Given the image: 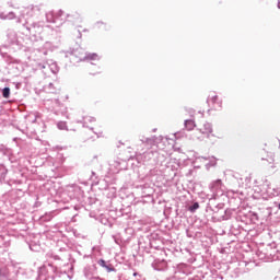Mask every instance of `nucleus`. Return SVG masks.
Returning a JSON list of instances; mask_svg holds the SVG:
<instances>
[{
    "label": "nucleus",
    "mask_w": 280,
    "mask_h": 280,
    "mask_svg": "<svg viewBox=\"0 0 280 280\" xmlns=\"http://www.w3.org/2000/svg\"><path fill=\"white\" fill-rule=\"evenodd\" d=\"M93 121H95L94 117L86 116V117H83V120L78 121V124H83V128H89V124H91Z\"/></svg>",
    "instance_id": "15"
},
{
    "label": "nucleus",
    "mask_w": 280,
    "mask_h": 280,
    "mask_svg": "<svg viewBox=\"0 0 280 280\" xmlns=\"http://www.w3.org/2000/svg\"><path fill=\"white\" fill-rule=\"evenodd\" d=\"M78 38H82V33L80 31H78V35H77Z\"/></svg>",
    "instance_id": "35"
},
{
    "label": "nucleus",
    "mask_w": 280,
    "mask_h": 280,
    "mask_svg": "<svg viewBox=\"0 0 280 280\" xmlns=\"http://www.w3.org/2000/svg\"><path fill=\"white\" fill-rule=\"evenodd\" d=\"M32 273V271H27V269H25V266L20 264V269L18 271V279H25L26 275Z\"/></svg>",
    "instance_id": "13"
},
{
    "label": "nucleus",
    "mask_w": 280,
    "mask_h": 280,
    "mask_svg": "<svg viewBox=\"0 0 280 280\" xmlns=\"http://www.w3.org/2000/svg\"><path fill=\"white\" fill-rule=\"evenodd\" d=\"M47 23H57V26L60 27L65 21H67V13L59 10L56 14L54 12L46 13Z\"/></svg>",
    "instance_id": "3"
},
{
    "label": "nucleus",
    "mask_w": 280,
    "mask_h": 280,
    "mask_svg": "<svg viewBox=\"0 0 280 280\" xmlns=\"http://www.w3.org/2000/svg\"><path fill=\"white\" fill-rule=\"evenodd\" d=\"M98 266H101V268H105L107 272H115V267L113 265H110V262L104 260V259H100L97 261Z\"/></svg>",
    "instance_id": "10"
},
{
    "label": "nucleus",
    "mask_w": 280,
    "mask_h": 280,
    "mask_svg": "<svg viewBox=\"0 0 280 280\" xmlns=\"http://www.w3.org/2000/svg\"><path fill=\"white\" fill-rule=\"evenodd\" d=\"M10 265L0 267V280H8V275L10 272Z\"/></svg>",
    "instance_id": "12"
},
{
    "label": "nucleus",
    "mask_w": 280,
    "mask_h": 280,
    "mask_svg": "<svg viewBox=\"0 0 280 280\" xmlns=\"http://www.w3.org/2000/svg\"><path fill=\"white\" fill-rule=\"evenodd\" d=\"M198 209H200V203L194 202L191 206H189L188 211H190V213H196Z\"/></svg>",
    "instance_id": "22"
},
{
    "label": "nucleus",
    "mask_w": 280,
    "mask_h": 280,
    "mask_svg": "<svg viewBox=\"0 0 280 280\" xmlns=\"http://www.w3.org/2000/svg\"><path fill=\"white\" fill-rule=\"evenodd\" d=\"M209 189L213 196V200L220 198V196H224V191L226 187L222 183V179H215L209 184Z\"/></svg>",
    "instance_id": "2"
},
{
    "label": "nucleus",
    "mask_w": 280,
    "mask_h": 280,
    "mask_svg": "<svg viewBox=\"0 0 280 280\" xmlns=\"http://www.w3.org/2000/svg\"><path fill=\"white\" fill-rule=\"evenodd\" d=\"M43 218L44 222H51L54 220V212L46 213Z\"/></svg>",
    "instance_id": "26"
},
{
    "label": "nucleus",
    "mask_w": 280,
    "mask_h": 280,
    "mask_svg": "<svg viewBox=\"0 0 280 280\" xmlns=\"http://www.w3.org/2000/svg\"><path fill=\"white\" fill-rule=\"evenodd\" d=\"M26 30H28L30 34L33 36H38V34H43V24L40 22L33 23L27 26Z\"/></svg>",
    "instance_id": "8"
},
{
    "label": "nucleus",
    "mask_w": 280,
    "mask_h": 280,
    "mask_svg": "<svg viewBox=\"0 0 280 280\" xmlns=\"http://www.w3.org/2000/svg\"><path fill=\"white\" fill-rule=\"evenodd\" d=\"M56 279V267L54 265H45L39 268L36 280H54Z\"/></svg>",
    "instance_id": "1"
},
{
    "label": "nucleus",
    "mask_w": 280,
    "mask_h": 280,
    "mask_svg": "<svg viewBox=\"0 0 280 280\" xmlns=\"http://www.w3.org/2000/svg\"><path fill=\"white\" fill-rule=\"evenodd\" d=\"M2 96H3L5 100L10 98V88H4V89L2 90Z\"/></svg>",
    "instance_id": "29"
},
{
    "label": "nucleus",
    "mask_w": 280,
    "mask_h": 280,
    "mask_svg": "<svg viewBox=\"0 0 280 280\" xmlns=\"http://www.w3.org/2000/svg\"><path fill=\"white\" fill-rule=\"evenodd\" d=\"M161 266H159V264H153V268L155 269V270H162L163 269V267H165L166 266V262L164 261V260H162L161 262Z\"/></svg>",
    "instance_id": "28"
},
{
    "label": "nucleus",
    "mask_w": 280,
    "mask_h": 280,
    "mask_svg": "<svg viewBox=\"0 0 280 280\" xmlns=\"http://www.w3.org/2000/svg\"><path fill=\"white\" fill-rule=\"evenodd\" d=\"M114 237V242L116 243V244H119V238H117L116 236H113Z\"/></svg>",
    "instance_id": "34"
},
{
    "label": "nucleus",
    "mask_w": 280,
    "mask_h": 280,
    "mask_svg": "<svg viewBox=\"0 0 280 280\" xmlns=\"http://www.w3.org/2000/svg\"><path fill=\"white\" fill-rule=\"evenodd\" d=\"M49 93H54V84L49 83L48 85Z\"/></svg>",
    "instance_id": "32"
},
{
    "label": "nucleus",
    "mask_w": 280,
    "mask_h": 280,
    "mask_svg": "<svg viewBox=\"0 0 280 280\" xmlns=\"http://www.w3.org/2000/svg\"><path fill=\"white\" fill-rule=\"evenodd\" d=\"M211 132H213V127L211 126L210 122H205L203 127L200 130L196 131V135H202L201 137L197 136V139L202 140V139H205V137L208 138L209 135H211Z\"/></svg>",
    "instance_id": "5"
},
{
    "label": "nucleus",
    "mask_w": 280,
    "mask_h": 280,
    "mask_svg": "<svg viewBox=\"0 0 280 280\" xmlns=\"http://www.w3.org/2000/svg\"><path fill=\"white\" fill-rule=\"evenodd\" d=\"M207 103L209 104V106H212L214 110H220V108H222V101H220V98H218V95L215 94H210L208 96Z\"/></svg>",
    "instance_id": "6"
},
{
    "label": "nucleus",
    "mask_w": 280,
    "mask_h": 280,
    "mask_svg": "<svg viewBox=\"0 0 280 280\" xmlns=\"http://www.w3.org/2000/svg\"><path fill=\"white\" fill-rule=\"evenodd\" d=\"M66 21H69V23H73L75 25L78 23H82V16L78 12L66 14Z\"/></svg>",
    "instance_id": "9"
},
{
    "label": "nucleus",
    "mask_w": 280,
    "mask_h": 280,
    "mask_svg": "<svg viewBox=\"0 0 280 280\" xmlns=\"http://www.w3.org/2000/svg\"><path fill=\"white\" fill-rule=\"evenodd\" d=\"M187 264H178L177 266H176V270H175V272H182L183 275H187Z\"/></svg>",
    "instance_id": "17"
},
{
    "label": "nucleus",
    "mask_w": 280,
    "mask_h": 280,
    "mask_svg": "<svg viewBox=\"0 0 280 280\" xmlns=\"http://www.w3.org/2000/svg\"><path fill=\"white\" fill-rule=\"evenodd\" d=\"M52 258L56 259V260L65 261L66 259H69V254L62 255V256H60V255H54Z\"/></svg>",
    "instance_id": "27"
},
{
    "label": "nucleus",
    "mask_w": 280,
    "mask_h": 280,
    "mask_svg": "<svg viewBox=\"0 0 280 280\" xmlns=\"http://www.w3.org/2000/svg\"><path fill=\"white\" fill-rule=\"evenodd\" d=\"M57 128H58L59 130H67V122H66V121H59V122L57 124Z\"/></svg>",
    "instance_id": "30"
},
{
    "label": "nucleus",
    "mask_w": 280,
    "mask_h": 280,
    "mask_svg": "<svg viewBox=\"0 0 280 280\" xmlns=\"http://www.w3.org/2000/svg\"><path fill=\"white\" fill-rule=\"evenodd\" d=\"M280 191L279 189H273V196H279Z\"/></svg>",
    "instance_id": "33"
},
{
    "label": "nucleus",
    "mask_w": 280,
    "mask_h": 280,
    "mask_svg": "<svg viewBox=\"0 0 280 280\" xmlns=\"http://www.w3.org/2000/svg\"><path fill=\"white\" fill-rule=\"evenodd\" d=\"M48 69H50L51 73H58L60 71V68L58 67V63L55 61H51L50 63H47Z\"/></svg>",
    "instance_id": "16"
},
{
    "label": "nucleus",
    "mask_w": 280,
    "mask_h": 280,
    "mask_svg": "<svg viewBox=\"0 0 280 280\" xmlns=\"http://www.w3.org/2000/svg\"><path fill=\"white\" fill-rule=\"evenodd\" d=\"M213 200H215V199L211 198L209 200V207H210L211 211H213V213H218L220 211V209H224V203L214 205Z\"/></svg>",
    "instance_id": "11"
},
{
    "label": "nucleus",
    "mask_w": 280,
    "mask_h": 280,
    "mask_svg": "<svg viewBox=\"0 0 280 280\" xmlns=\"http://www.w3.org/2000/svg\"><path fill=\"white\" fill-rule=\"evenodd\" d=\"M278 8H279V10H280V0L278 1Z\"/></svg>",
    "instance_id": "37"
},
{
    "label": "nucleus",
    "mask_w": 280,
    "mask_h": 280,
    "mask_svg": "<svg viewBox=\"0 0 280 280\" xmlns=\"http://www.w3.org/2000/svg\"><path fill=\"white\" fill-rule=\"evenodd\" d=\"M137 275H139V273L135 272V273H133V277H137Z\"/></svg>",
    "instance_id": "38"
},
{
    "label": "nucleus",
    "mask_w": 280,
    "mask_h": 280,
    "mask_svg": "<svg viewBox=\"0 0 280 280\" xmlns=\"http://www.w3.org/2000/svg\"><path fill=\"white\" fill-rule=\"evenodd\" d=\"M231 215H233V212L229 209L224 211V215H222V220H231Z\"/></svg>",
    "instance_id": "25"
},
{
    "label": "nucleus",
    "mask_w": 280,
    "mask_h": 280,
    "mask_svg": "<svg viewBox=\"0 0 280 280\" xmlns=\"http://www.w3.org/2000/svg\"><path fill=\"white\" fill-rule=\"evenodd\" d=\"M85 60H100V56H97V54H95V52L88 54L85 56Z\"/></svg>",
    "instance_id": "24"
},
{
    "label": "nucleus",
    "mask_w": 280,
    "mask_h": 280,
    "mask_svg": "<svg viewBox=\"0 0 280 280\" xmlns=\"http://www.w3.org/2000/svg\"><path fill=\"white\" fill-rule=\"evenodd\" d=\"M19 270H21V264H9V275L8 280H16L19 279Z\"/></svg>",
    "instance_id": "4"
},
{
    "label": "nucleus",
    "mask_w": 280,
    "mask_h": 280,
    "mask_svg": "<svg viewBox=\"0 0 280 280\" xmlns=\"http://www.w3.org/2000/svg\"><path fill=\"white\" fill-rule=\"evenodd\" d=\"M39 67L42 68V69H47V66H45V65H39Z\"/></svg>",
    "instance_id": "36"
},
{
    "label": "nucleus",
    "mask_w": 280,
    "mask_h": 280,
    "mask_svg": "<svg viewBox=\"0 0 280 280\" xmlns=\"http://www.w3.org/2000/svg\"><path fill=\"white\" fill-rule=\"evenodd\" d=\"M5 176H8V168L0 164V180H5Z\"/></svg>",
    "instance_id": "20"
},
{
    "label": "nucleus",
    "mask_w": 280,
    "mask_h": 280,
    "mask_svg": "<svg viewBox=\"0 0 280 280\" xmlns=\"http://www.w3.org/2000/svg\"><path fill=\"white\" fill-rule=\"evenodd\" d=\"M141 141L142 143H147V145H154L156 143V137L141 139Z\"/></svg>",
    "instance_id": "19"
},
{
    "label": "nucleus",
    "mask_w": 280,
    "mask_h": 280,
    "mask_svg": "<svg viewBox=\"0 0 280 280\" xmlns=\"http://www.w3.org/2000/svg\"><path fill=\"white\" fill-rule=\"evenodd\" d=\"M7 36L10 43H16V33L14 31H9Z\"/></svg>",
    "instance_id": "21"
},
{
    "label": "nucleus",
    "mask_w": 280,
    "mask_h": 280,
    "mask_svg": "<svg viewBox=\"0 0 280 280\" xmlns=\"http://www.w3.org/2000/svg\"><path fill=\"white\" fill-rule=\"evenodd\" d=\"M202 160V161H209V163H207L206 164V167H207V170H209V167H214V165H215V158H211V159H209V158H205V156H199V158H197V160Z\"/></svg>",
    "instance_id": "14"
},
{
    "label": "nucleus",
    "mask_w": 280,
    "mask_h": 280,
    "mask_svg": "<svg viewBox=\"0 0 280 280\" xmlns=\"http://www.w3.org/2000/svg\"><path fill=\"white\" fill-rule=\"evenodd\" d=\"M21 12L22 16H34L35 14H38V12H40V7L32 4L22 9Z\"/></svg>",
    "instance_id": "7"
},
{
    "label": "nucleus",
    "mask_w": 280,
    "mask_h": 280,
    "mask_svg": "<svg viewBox=\"0 0 280 280\" xmlns=\"http://www.w3.org/2000/svg\"><path fill=\"white\" fill-rule=\"evenodd\" d=\"M152 156H154V152H152V151H149V152L144 153L145 159H152Z\"/></svg>",
    "instance_id": "31"
},
{
    "label": "nucleus",
    "mask_w": 280,
    "mask_h": 280,
    "mask_svg": "<svg viewBox=\"0 0 280 280\" xmlns=\"http://www.w3.org/2000/svg\"><path fill=\"white\" fill-rule=\"evenodd\" d=\"M14 12H9L8 14H0V19L12 21L14 19Z\"/></svg>",
    "instance_id": "23"
},
{
    "label": "nucleus",
    "mask_w": 280,
    "mask_h": 280,
    "mask_svg": "<svg viewBox=\"0 0 280 280\" xmlns=\"http://www.w3.org/2000/svg\"><path fill=\"white\" fill-rule=\"evenodd\" d=\"M184 126L186 130H194V128H196V122L191 119H187L185 120Z\"/></svg>",
    "instance_id": "18"
}]
</instances>
